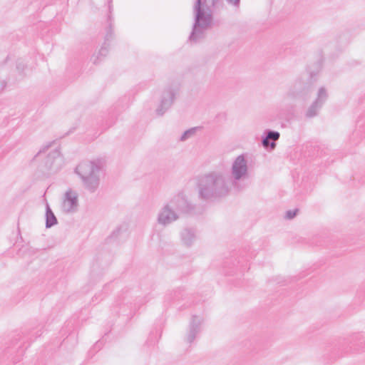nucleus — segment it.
<instances>
[{
    "mask_svg": "<svg viewBox=\"0 0 365 365\" xmlns=\"http://www.w3.org/2000/svg\"><path fill=\"white\" fill-rule=\"evenodd\" d=\"M197 188L200 199L206 201H215L229 195L230 192V180L222 171H210L198 178Z\"/></svg>",
    "mask_w": 365,
    "mask_h": 365,
    "instance_id": "obj_1",
    "label": "nucleus"
},
{
    "mask_svg": "<svg viewBox=\"0 0 365 365\" xmlns=\"http://www.w3.org/2000/svg\"><path fill=\"white\" fill-rule=\"evenodd\" d=\"M195 205L191 202L183 191L173 195L159 210L157 222L159 225L167 227L177 221L182 214H191L194 212Z\"/></svg>",
    "mask_w": 365,
    "mask_h": 365,
    "instance_id": "obj_2",
    "label": "nucleus"
},
{
    "mask_svg": "<svg viewBox=\"0 0 365 365\" xmlns=\"http://www.w3.org/2000/svg\"><path fill=\"white\" fill-rule=\"evenodd\" d=\"M217 0H197L194 5L195 22L189 41L197 43L205 37L212 21V7Z\"/></svg>",
    "mask_w": 365,
    "mask_h": 365,
    "instance_id": "obj_3",
    "label": "nucleus"
},
{
    "mask_svg": "<svg viewBox=\"0 0 365 365\" xmlns=\"http://www.w3.org/2000/svg\"><path fill=\"white\" fill-rule=\"evenodd\" d=\"M75 173L80 178L83 188L88 192L93 193L98 190L102 175V168L99 162H81L76 166Z\"/></svg>",
    "mask_w": 365,
    "mask_h": 365,
    "instance_id": "obj_4",
    "label": "nucleus"
},
{
    "mask_svg": "<svg viewBox=\"0 0 365 365\" xmlns=\"http://www.w3.org/2000/svg\"><path fill=\"white\" fill-rule=\"evenodd\" d=\"M230 184H232L235 189L241 190L240 183L250 178L247 155L241 154L233 160L230 168Z\"/></svg>",
    "mask_w": 365,
    "mask_h": 365,
    "instance_id": "obj_5",
    "label": "nucleus"
},
{
    "mask_svg": "<svg viewBox=\"0 0 365 365\" xmlns=\"http://www.w3.org/2000/svg\"><path fill=\"white\" fill-rule=\"evenodd\" d=\"M179 91L180 84L178 83H172L163 89L160 104L155 110L157 115H163L171 107Z\"/></svg>",
    "mask_w": 365,
    "mask_h": 365,
    "instance_id": "obj_6",
    "label": "nucleus"
},
{
    "mask_svg": "<svg viewBox=\"0 0 365 365\" xmlns=\"http://www.w3.org/2000/svg\"><path fill=\"white\" fill-rule=\"evenodd\" d=\"M311 93V82L307 81L305 78H297L289 90L286 93V97L289 99H301L307 101Z\"/></svg>",
    "mask_w": 365,
    "mask_h": 365,
    "instance_id": "obj_7",
    "label": "nucleus"
},
{
    "mask_svg": "<svg viewBox=\"0 0 365 365\" xmlns=\"http://www.w3.org/2000/svg\"><path fill=\"white\" fill-rule=\"evenodd\" d=\"M78 206V192L71 188L67 190L61 199V212L66 214H73L77 212Z\"/></svg>",
    "mask_w": 365,
    "mask_h": 365,
    "instance_id": "obj_8",
    "label": "nucleus"
},
{
    "mask_svg": "<svg viewBox=\"0 0 365 365\" xmlns=\"http://www.w3.org/2000/svg\"><path fill=\"white\" fill-rule=\"evenodd\" d=\"M202 317L196 315L192 317L188 325L187 333L185 336V341L187 343H192L197 337L202 330Z\"/></svg>",
    "mask_w": 365,
    "mask_h": 365,
    "instance_id": "obj_9",
    "label": "nucleus"
},
{
    "mask_svg": "<svg viewBox=\"0 0 365 365\" xmlns=\"http://www.w3.org/2000/svg\"><path fill=\"white\" fill-rule=\"evenodd\" d=\"M63 163V158L58 148L51 150L44 161L46 168L53 172L60 170Z\"/></svg>",
    "mask_w": 365,
    "mask_h": 365,
    "instance_id": "obj_10",
    "label": "nucleus"
},
{
    "mask_svg": "<svg viewBox=\"0 0 365 365\" xmlns=\"http://www.w3.org/2000/svg\"><path fill=\"white\" fill-rule=\"evenodd\" d=\"M280 137V133L278 131L266 130L262 136V144L264 148H267L270 147L271 149H274L276 147L275 141L278 140Z\"/></svg>",
    "mask_w": 365,
    "mask_h": 365,
    "instance_id": "obj_11",
    "label": "nucleus"
},
{
    "mask_svg": "<svg viewBox=\"0 0 365 365\" xmlns=\"http://www.w3.org/2000/svg\"><path fill=\"white\" fill-rule=\"evenodd\" d=\"M180 239L185 246H192L197 239L195 230L190 227H185L180 232Z\"/></svg>",
    "mask_w": 365,
    "mask_h": 365,
    "instance_id": "obj_12",
    "label": "nucleus"
},
{
    "mask_svg": "<svg viewBox=\"0 0 365 365\" xmlns=\"http://www.w3.org/2000/svg\"><path fill=\"white\" fill-rule=\"evenodd\" d=\"M108 53V45L106 44V43H105L102 46L101 48L99 49V51H98L97 53H94L91 57V61L93 63V64H98L103 57H105Z\"/></svg>",
    "mask_w": 365,
    "mask_h": 365,
    "instance_id": "obj_13",
    "label": "nucleus"
},
{
    "mask_svg": "<svg viewBox=\"0 0 365 365\" xmlns=\"http://www.w3.org/2000/svg\"><path fill=\"white\" fill-rule=\"evenodd\" d=\"M58 222L57 218L56 217L54 213L51 210L48 204H46V227L50 228L52 226L56 225Z\"/></svg>",
    "mask_w": 365,
    "mask_h": 365,
    "instance_id": "obj_14",
    "label": "nucleus"
},
{
    "mask_svg": "<svg viewBox=\"0 0 365 365\" xmlns=\"http://www.w3.org/2000/svg\"><path fill=\"white\" fill-rule=\"evenodd\" d=\"M328 96L329 94L327 89L325 87L322 86L318 89L316 98L314 101L323 106L328 99Z\"/></svg>",
    "mask_w": 365,
    "mask_h": 365,
    "instance_id": "obj_15",
    "label": "nucleus"
},
{
    "mask_svg": "<svg viewBox=\"0 0 365 365\" xmlns=\"http://www.w3.org/2000/svg\"><path fill=\"white\" fill-rule=\"evenodd\" d=\"M322 106L317 103L313 101V103L307 108L305 112V117L307 118H312L316 117Z\"/></svg>",
    "mask_w": 365,
    "mask_h": 365,
    "instance_id": "obj_16",
    "label": "nucleus"
},
{
    "mask_svg": "<svg viewBox=\"0 0 365 365\" xmlns=\"http://www.w3.org/2000/svg\"><path fill=\"white\" fill-rule=\"evenodd\" d=\"M200 129L199 127L191 128L187 130H185L180 136V140L182 142H185L187 140L193 138L197 133V131Z\"/></svg>",
    "mask_w": 365,
    "mask_h": 365,
    "instance_id": "obj_17",
    "label": "nucleus"
},
{
    "mask_svg": "<svg viewBox=\"0 0 365 365\" xmlns=\"http://www.w3.org/2000/svg\"><path fill=\"white\" fill-rule=\"evenodd\" d=\"M227 3L231 6L235 11H238L240 7L241 0H225Z\"/></svg>",
    "mask_w": 365,
    "mask_h": 365,
    "instance_id": "obj_18",
    "label": "nucleus"
},
{
    "mask_svg": "<svg viewBox=\"0 0 365 365\" xmlns=\"http://www.w3.org/2000/svg\"><path fill=\"white\" fill-rule=\"evenodd\" d=\"M297 210L287 211L285 214V217L289 220L293 219L297 215Z\"/></svg>",
    "mask_w": 365,
    "mask_h": 365,
    "instance_id": "obj_19",
    "label": "nucleus"
},
{
    "mask_svg": "<svg viewBox=\"0 0 365 365\" xmlns=\"http://www.w3.org/2000/svg\"><path fill=\"white\" fill-rule=\"evenodd\" d=\"M16 68L18 70H22L23 71L24 68V65L23 63H19L17 64Z\"/></svg>",
    "mask_w": 365,
    "mask_h": 365,
    "instance_id": "obj_20",
    "label": "nucleus"
},
{
    "mask_svg": "<svg viewBox=\"0 0 365 365\" xmlns=\"http://www.w3.org/2000/svg\"><path fill=\"white\" fill-rule=\"evenodd\" d=\"M309 78H310V80H311V81H315V79H313V78H314V76H313V75H312V73L310 74Z\"/></svg>",
    "mask_w": 365,
    "mask_h": 365,
    "instance_id": "obj_21",
    "label": "nucleus"
},
{
    "mask_svg": "<svg viewBox=\"0 0 365 365\" xmlns=\"http://www.w3.org/2000/svg\"><path fill=\"white\" fill-rule=\"evenodd\" d=\"M41 152H42L41 150H39L38 155H40L41 153Z\"/></svg>",
    "mask_w": 365,
    "mask_h": 365,
    "instance_id": "obj_22",
    "label": "nucleus"
}]
</instances>
